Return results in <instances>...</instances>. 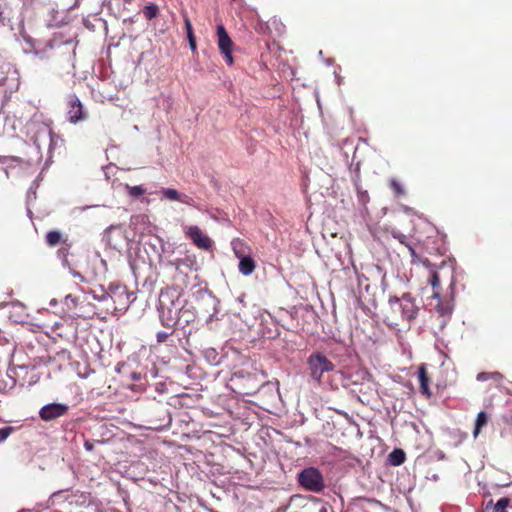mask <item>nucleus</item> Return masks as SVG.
Returning a JSON list of instances; mask_svg holds the SVG:
<instances>
[{"label":"nucleus","instance_id":"c9c22d12","mask_svg":"<svg viewBox=\"0 0 512 512\" xmlns=\"http://www.w3.org/2000/svg\"><path fill=\"white\" fill-rule=\"evenodd\" d=\"M189 46H190L191 50H192L193 52H195V51H196V49H197L196 40H192V39H191V41H189Z\"/></svg>","mask_w":512,"mask_h":512},{"label":"nucleus","instance_id":"ddd939ff","mask_svg":"<svg viewBox=\"0 0 512 512\" xmlns=\"http://www.w3.org/2000/svg\"><path fill=\"white\" fill-rule=\"evenodd\" d=\"M238 244H240L239 241L233 242L234 252L236 256L240 259L238 266L239 272L245 276H249L254 272L256 268L255 261L250 256H244L243 253L238 250Z\"/></svg>","mask_w":512,"mask_h":512},{"label":"nucleus","instance_id":"393cba45","mask_svg":"<svg viewBox=\"0 0 512 512\" xmlns=\"http://www.w3.org/2000/svg\"><path fill=\"white\" fill-rule=\"evenodd\" d=\"M389 186H390L391 190L394 192L396 197H401L406 194L403 186L396 179H391L389 182Z\"/></svg>","mask_w":512,"mask_h":512},{"label":"nucleus","instance_id":"a878e982","mask_svg":"<svg viewBox=\"0 0 512 512\" xmlns=\"http://www.w3.org/2000/svg\"><path fill=\"white\" fill-rule=\"evenodd\" d=\"M357 198H358L359 203L363 207H366L367 203L370 200L368 192L366 190H363L360 187H357Z\"/></svg>","mask_w":512,"mask_h":512},{"label":"nucleus","instance_id":"a18cd8bd","mask_svg":"<svg viewBox=\"0 0 512 512\" xmlns=\"http://www.w3.org/2000/svg\"><path fill=\"white\" fill-rule=\"evenodd\" d=\"M440 311V314H444V310L443 309H439Z\"/></svg>","mask_w":512,"mask_h":512},{"label":"nucleus","instance_id":"58836bf2","mask_svg":"<svg viewBox=\"0 0 512 512\" xmlns=\"http://www.w3.org/2000/svg\"><path fill=\"white\" fill-rule=\"evenodd\" d=\"M187 38H188V41H191V39L192 40H196L194 32L188 33L187 34Z\"/></svg>","mask_w":512,"mask_h":512},{"label":"nucleus","instance_id":"b1692460","mask_svg":"<svg viewBox=\"0 0 512 512\" xmlns=\"http://www.w3.org/2000/svg\"><path fill=\"white\" fill-rule=\"evenodd\" d=\"M125 189L127 191V194L132 197H140L145 194L146 190L143 186H131L126 184Z\"/></svg>","mask_w":512,"mask_h":512},{"label":"nucleus","instance_id":"423d86ee","mask_svg":"<svg viewBox=\"0 0 512 512\" xmlns=\"http://www.w3.org/2000/svg\"><path fill=\"white\" fill-rule=\"evenodd\" d=\"M184 234L186 238L190 239L198 249L207 251L212 248L213 242L211 238L206 235L198 226H185Z\"/></svg>","mask_w":512,"mask_h":512},{"label":"nucleus","instance_id":"4c0bfd02","mask_svg":"<svg viewBox=\"0 0 512 512\" xmlns=\"http://www.w3.org/2000/svg\"><path fill=\"white\" fill-rule=\"evenodd\" d=\"M183 262V260L181 259H178L176 260L173 264L175 265L176 267V270H179L180 269V264Z\"/></svg>","mask_w":512,"mask_h":512},{"label":"nucleus","instance_id":"f03ea898","mask_svg":"<svg viewBox=\"0 0 512 512\" xmlns=\"http://www.w3.org/2000/svg\"><path fill=\"white\" fill-rule=\"evenodd\" d=\"M306 363L310 378L319 386L324 384L323 376L325 373H339V371H335L334 363L321 352L310 354Z\"/></svg>","mask_w":512,"mask_h":512},{"label":"nucleus","instance_id":"2f4dec72","mask_svg":"<svg viewBox=\"0 0 512 512\" xmlns=\"http://www.w3.org/2000/svg\"><path fill=\"white\" fill-rule=\"evenodd\" d=\"M179 202L189 206H194V200L185 194H181V199H179Z\"/></svg>","mask_w":512,"mask_h":512},{"label":"nucleus","instance_id":"e433bc0d","mask_svg":"<svg viewBox=\"0 0 512 512\" xmlns=\"http://www.w3.org/2000/svg\"><path fill=\"white\" fill-rule=\"evenodd\" d=\"M84 447L86 448V450L88 451H92L93 450V444L89 441H85L84 443Z\"/></svg>","mask_w":512,"mask_h":512},{"label":"nucleus","instance_id":"7ed1b4c3","mask_svg":"<svg viewBox=\"0 0 512 512\" xmlns=\"http://www.w3.org/2000/svg\"><path fill=\"white\" fill-rule=\"evenodd\" d=\"M229 385L236 394L252 395L258 391L261 383L256 374L241 370L231 376Z\"/></svg>","mask_w":512,"mask_h":512},{"label":"nucleus","instance_id":"9b49d317","mask_svg":"<svg viewBox=\"0 0 512 512\" xmlns=\"http://www.w3.org/2000/svg\"><path fill=\"white\" fill-rule=\"evenodd\" d=\"M224 409L231 416H249L248 405L237 397H230L224 400Z\"/></svg>","mask_w":512,"mask_h":512},{"label":"nucleus","instance_id":"f257e3e1","mask_svg":"<svg viewBox=\"0 0 512 512\" xmlns=\"http://www.w3.org/2000/svg\"><path fill=\"white\" fill-rule=\"evenodd\" d=\"M418 312L414 299L410 294L402 297H390L388 308L384 314V322L392 328H397L415 318Z\"/></svg>","mask_w":512,"mask_h":512},{"label":"nucleus","instance_id":"2eb2a0df","mask_svg":"<svg viewBox=\"0 0 512 512\" xmlns=\"http://www.w3.org/2000/svg\"><path fill=\"white\" fill-rule=\"evenodd\" d=\"M69 406L61 403H50L40 409L39 416H63L68 413Z\"/></svg>","mask_w":512,"mask_h":512},{"label":"nucleus","instance_id":"a211bd4d","mask_svg":"<svg viewBox=\"0 0 512 512\" xmlns=\"http://www.w3.org/2000/svg\"><path fill=\"white\" fill-rule=\"evenodd\" d=\"M510 505V499L503 497L499 499L495 504L493 500H490L486 505V510L492 509V512H507V508Z\"/></svg>","mask_w":512,"mask_h":512},{"label":"nucleus","instance_id":"72a5a7b5","mask_svg":"<svg viewBox=\"0 0 512 512\" xmlns=\"http://www.w3.org/2000/svg\"><path fill=\"white\" fill-rule=\"evenodd\" d=\"M184 24H185L187 34L193 32V27H192L191 21L187 16L184 17Z\"/></svg>","mask_w":512,"mask_h":512},{"label":"nucleus","instance_id":"79ce46f5","mask_svg":"<svg viewBox=\"0 0 512 512\" xmlns=\"http://www.w3.org/2000/svg\"><path fill=\"white\" fill-rule=\"evenodd\" d=\"M46 49L53 50V45L51 43L47 44Z\"/></svg>","mask_w":512,"mask_h":512},{"label":"nucleus","instance_id":"f8f14e48","mask_svg":"<svg viewBox=\"0 0 512 512\" xmlns=\"http://www.w3.org/2000/svg\"><path fill=\"white\" fill-rule=\"evenodd\" d=\"M198 402V399L195 398L192 395L189 394H182V395H176L172 396L170 398L169 404L175 408L184 410V413H189L188 409H197L198 406L196 403Z\"/></svg>","mask_w":512,"mask_h":512},{"label":"nucleus","instance_id":"9d476101","mask_svg":"<svg viewBox=\"0 0 512 512\" xmlns=\"http://www.w3.org/2000/svg\"><path fill=\"white\" fill-rule=\"evenodd\" d=\"M217 37H218V47L221 54L224 55L225 61L228 65L233 64V56H232V47L233 42L229 37L225 27L223 25L217 26Z\"/></svg>","mask_w":512,"mask_h":512},{"label":"nucleus","instance_id":"5701e85b","mask_svg":"<svg viewBox=\"0 0 512 512\" xmlns=\"http://www.w3.org/2000/svg\"><path fill=\"white\" fill-rule=\"evenodd\" d=\"M159 12L158 6L155 4L146 5L143 9V15L147 20H152Z\"/></svg>","mask_w":512,"mask_h":512},{"label":"nucleus","instance_id":"ea45409f","mask_svg":"<svg viewBox=\"0 0 512 512\" xmlns=\"http://www.w3.org/2000/svg\"><path fill=\"white\" fill-rule=\"evenodd\" d=\"M123 367H124V364H120V363H119V364H117V366H116V371H117L118 373H120V372H121V369H122Z\"/></svg>","mask_w":512,"mask_h":512},{"label":"nucleus","instance_id":"6ab92c4d","mask_svg":"<svg viewBox=\"0 0 512 512\" xmlns=\"http://www.w3.org/2000/svg\"><path fill=\"white\" fill-rule=\"evenodd\" d=\"M45 240L48 246L55 247L60 243H65L67 239L63 238V235L61 232L57 230L49 231L46 236Z\"/></svg>","mask_w":512,"mask_h":512},{"label":"nucleus","instance_id":"37998d69","mask_svg":"<svg viewBox=\"0 0 512 512\" xmlns=\"http://www.w3.org/2000/svg\"><path fill=\"white\" fill-rule=\"evenodd\" d=\"M163 297H164V293H161V295H160V303H161V305H163V300H162Z\"/></svg>","mask_w":512,"mask_h":512},{"label":"nucleus","instance_id":"6e6552de","mask_svg":"<svg viewBox=\"0 0 512 512\" xmlns=\"http://www.w3.org/2000/svg\"><path fill=\"white\" fill-rule=\"evenodd\" d=\"M86 119L83 105L77 95L67 97V120L71 124H77Z\"/></svg>","mask_w":512,"mask_h":512},{"label":"nucleus","instance_id":"4468645a","mask_svg":"<svg viewBox=\"0 0 512 512\" xmlns=\"http://www.w3.org/2000/svg\"><path fill=\"white\" fill-rule=\"evenodd\" d=\"M391 235L393 236V238L397 239L401 244H404L405 246L408 247V250H409L410 255L412 257V263H421L424 266H429L430 265L429 259L423 258L420 255H418L416 253V251L414 250V248L411 247L407 243V236L406 235H404L403 233H401V232H399L398 230H395V229H393L391 231Z\"/></svg>","mask_w":512,"mask_h":512},{"label":"nucleus","instance_id":"c03bdc74","mask_svg":"<svg viewBox=\"0 0 512 512\" xmlns=\"http://www.w3.org/2000/svg\"><path fill=\"white\" fill-rule=\"evenodd\" d=\"M139 427H145L146 425H142V424H137ZM152 426H157L156 423H153Z\"/></svg>","mask_w":512,"mask_h":512},{"label":"nucleus","instance_id":"a19ab883","mask_svg":"<svg viewBox=\"0 0 512 512\" xmlns=\"http://www.w3.org/2000/svg\"><path fill=\"white\" fill-rule=\"evenodd\" d=\"M477 416L482 417V416H487V414H486V412H484V411H480V412L477 414Z\"/></svg>","mask_w":512,"mask_h":512},{"label":"nucleus","instance_id":"7c9ffc66","mask_svg":"<svg viewBox=\"0 0 512 512\" xmlns=\"http://www.w3.org/2000/svg\"><path fill=\"white\" fill-rule=\"evenodd\" d=\"M170 335H172V332H170V333H168V332H163V331L158 332V333H157V335H156V337H157V341H158L159 343H163V342H165V341L168 339V337H169Z\"/></svg>","mask_w":512,"mask_h":512},{"label":"nucleus","instance_id":"bb28decb","mask_svg":"<svg viewBox=\"0 0 512 512\" xmlns=\"http://www.w3.org/2000/svg\"><path fill=\"white\" fill-rule=\"evenodd\" d=\"M487 422H488V418H476V422H475V426H474V430H473V435H474V438H476L481 429L487 425Z\"/></svg>","mask_w":512,"mask_h":512},{"label":"nucleus","instance_id":"cd10ccee","mask_svg":"<svg viewBox=\"0 0 512 512\" xmlns=\"http://www.w3.org/2000/svg\"><path fill=\"white\" fill-rule=\"evenodd\" d=\"M10 9L8 6L0 4V24L6 25L7 20L9 18Z\"/></svg>","mask_w":512,"mask_h":512},{"label":"nucleus","instance_id":"412c9836","mask_svg":"<svg viewBox=\"0 0 512 512\" xmlns=\"http://www.w3.org/2000/svg\"><path fill=\"white\" fill-rule=\"evenodd\" d=\"M129 378L132 380V381H135V382H139L137 384H131L129 385V388L132 390V391H136V392H143L145 390V384L141 382L142 380V374L139 373V372H136V371H133L130 373V376Z\"/></svg>","mask_w":512,"mask_h":512},{"label":"nucleus","instance_id":"473e14b6","mask_svg":"<svg viewBox=\"0 0 512 512\" xmlns=\"http://www.w3.org/2000/svg\"><path fill=\"white\" fill-rule=\"evenodd\" d=\"M348 421H349V424H350V427H351V430L352 431H355L356 432V435L361 437L362 436V432L359 428V425L354 423L353 421H351V418H347Z\"/></svg>","mask_w":512,"mask_h":512},{"label":"nucleus","instance_id":"c756f323","mask_svg":"<svg viewBox=\"0 0 512 512\" xmlns=\"http://www.w3.org/2000/svg\"><path fill=\"white\" fill-rule=\"evenodd\" d=\"M13 431V428L10 426L4 427L0 429V443L4 441L10 433Z\"/></svg>","mask_w":512,"mask_h":512},{"label":"nucleus","instance_id":"4be33fe9","mask_svg":"<svg viewBox=\"0 0 512 512\" xmlns=\"http://www.w3.org/2000/svg\"><path fill=\"white\" fill-rule=\"evenodd\" d=\"M161 194L164 198L172 201H179V199H181V194L173 188H163Z\"/></svg>","mask_w":512,"mask_h":512},{"label":"nucleus","instance_id":"0eeeda50","mask_svg":"<svg viewBox=\"0 0 512 512\" xmlns=\"http://www.w3.org/2000/svg\"><path fill=\"white\" fill-rule=\"evenodd\" d=\"M427 237L423 239L420 235L417 237L418 242L423 246V248L428 251L430 254L432 253H441V246L443 244V240L441 235L438 233L435 227L427 225L426 228Z\"/></svg>","mask_w":512,"mask_h":512},{"label":"nucleus","instance_id":"1a4fd4ad","mask_svg":"<svg viewBox=\"0 0 512 512\" xmlns=\"http://www.w3.org/2000/svg\"><path fill=\"white\" fill-rule=\"evenodd\" d=\"M430 269V278L429 283L433 289V296L435 298L440 297V281L442 272L446 270L447 274L451 278V284H453V270L450 266L446 265L444 261H442L441 266L438 269H435V266L430 263L429 266H426Z\"/></svg>","mask_w":512,"mask_h":512},{"label":"nucleus","instance_id":"f3484780","mask_svg":"<svg viewBox=\"0 0 512 512\" xmlns=\"http://www.w3.org/2000/svg\"><path fill=\"white\" fill-rule=\"evenodd\" d=\"M406 460V454L402 449H394L387 457L388 464L392 466H399Z\"/></svg>","mask_w":512,"mask_h":512},{"label":"nucleus","instance_id":"39448f33","mask_svg":"<svg viewBox=\"0 0 512 512\" xmlns=\"http://www.w3.org/2000/svg\"><path fill=\"white\" fill-rule=\"evenodd\" d=\"M345 385L354 393L367 394L374 389V380L366 369H357L349 374Z\"/></svg>","mask_w":512,"mask_h":512},{"label":"nucleus","instance_id":"c85d7f7f","mask_svg":"<svg viewBox=\"0 0 512 512\" xmlns=\"http://www.w3.org/2000/svg\"><path fill=\"white\" fill-rule=\"evenodd\" d=\"M163 420H165V423L159 424V426H145V428L151 429V430H154V431H160L164 427H168V426L171 425L172 418H163Z\"/></svg>","mask_w":512,"mask_h":512},{"label":"nucleus","instance_id":"49530a36","mask_svg":"<svg viewBox=\"0 0 512 512\" xmlns=\"http://www.w3.org/2000/svg\"><path fill=\"white\" fill-rule=\"evenodd\" d=\"M320 512H326V509H325V508H322V509L320 510Z\"/></svg>","mask_w":512,"mask_h":512},{"label":"nucleus","instance_id":"dca6fc26","mask_svg":"<svg viewBox=\"0 0 512 512\" xmlns=\"http://www.w3.org/2000/svg\"><path fill=\"white\" fill-rule=\"evenodd\" d=\"M418 380H419L421 392L424 395H426L427 397H430L431 396V392L429 390L430 377L428 375V371L424 364L420 365V367L418 369Z\"/></svg>","mask_w":512,"mask_h":512},{"label":"nucleus","instance_id":"f704fd0d","mask_svg":"<svg viewBox=\"0 0 512 512\" xmlns=\"http://www.w3.org/2000/svg\"><path fill=\"white\" fill-rule=\"evenodd\" d=\"M45 52H46V49L45 50H42V51H36L35 54L40 58V59H44L45 58ZM48 56H46V58H48Z\"/></svg>","mask_w":512,"mask_h":512},{"label":"nucleus","instance_id":"aec40b11","mask_svg":"<svg viewBox=\"0 0 512 512\" xmlns=\"http://www.w3.org/2000/svg\"><path fill=\"white\" fill-rule=\"evenodd\" d=\"M476 378L478 381L492 380L495 384H498L503 376L499 372H481L477 374ZM496 388H498V385H496Z\"/></svg>","mask_w":512,"mask_h":512},{"label":"nucleus","instance_id":"20e7f679","mask_svg":"<svg viewBox=\"0 0 512 512\" xmlns=\"http://www.w3.org/2000/svg\"><path fill=\"white\" fill-rule=\"evenodd\" d=\"M299 485L306 491L320 493L325 488L324 476L318 468L307 467L297 475Z\"/></svg>","mask_w":512,"mask_h":512}]
</instances>
